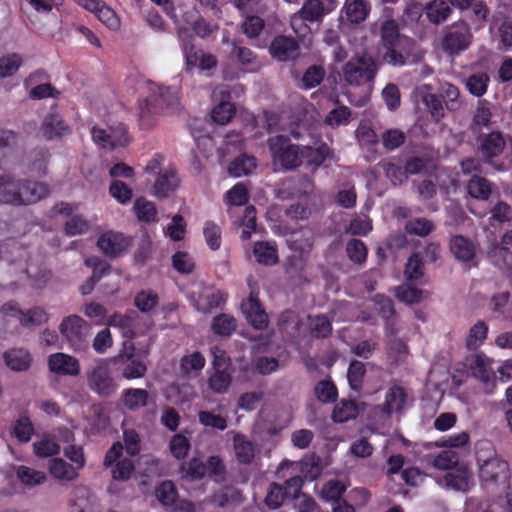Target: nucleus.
Returning <instances> with one entry per match:
<instances>
[{
  "label": "nucleus",
  "instance_id": "obj_1",
  "mask_svg": "<svg viewBox=\"0 0 512 512\" xmlns=\"http://www.w3.org/2000/svg\"><path fill=\"white\" fill-rule=\"evenodd\" d=\"M476 154L480 160L498 172L512 169V138L500 131L479 133Z\"/></svg>",
  "mask_w": 512,
  "mask_h": 512
},
{
  "label": "nucleus",
  "instance_id": "obj_2",
  "mask_svg": "<svg viewBox=\"0 0 512 512\" xmlns=\"http://www.w3.org/2000/svg\"><path fill=\"white\" fill-rule=\"evenodd\" d=\"M151 93L139 102V127L143 130L153 128L158 117L168 110H174L179 104L177 92L171 87L150 86Z\"/></svg>",
  "mask_w": 512,
  "mask_h": 512
},
{
  "label": "nucleus",
  "instance_id": "obj_3",
  "mask_svg": "<svg viewBox=\"0 0 512 512\" xmlns=\"http://www.w3.org/2000/svg\"><path fill=\"white\" fill-rule=\"evenodd\" d=\"M267 146L273 162L284 170H293L302 165V146L293 144L289 136L270 137Z\"/></svg>",
  "mask_w": 512,
  "mask_h": 512
},
{
  "label": "nucleus",
  "instance_id": "obj_4",
  "mask_svg": "<svg viewBox=\"0 0 512 512\" xmlns=\"http://www.w3.org/2000/svg\"><path fill=\"white\" fill-rule=\"evenodd\" d=\"M489 447L490 455L484 457L482 449L476 452V459L479 465V477L484 483H506L509 479V465L505 460L497 457L490 443H486Z\"/></svg>",
  "mask_w": 512,
  "mask_h": 512
},
{
  "label": "nucleus",
  "instance_id": "obj_5",
  "mask_svg": "<svg viewBox=\"0 0 512 512\" xmlns=\"http://www.w3.org/2000/svg\"><path fill=\"white\" fill-rule=\"evenodd\" d=\"M378 68L377 61L372 56H355L344 65L343 77L349 85L360 86L372 81Z\"/></svg>",
  "mask_w": 512,
  "mask_h": 512
},
{
  "label": "nucleus",
  "instance_id": "obj_6",
  "mask_svg": "<svg viewBox=\"0 0 512 512\" xmlns=\"http://www.w3.org/2000/svg\"><path fill=\"white\" fill-rule=\"evenodd\" d=\"M90 330V325L78 315L64 317L59 325L61 335L75 350H81L87 346Z\"/></svg>",
  "mask_w": 512,
  "mask_h": 512
},
{
  "label": "nucleus",
  "instance_id": "obj_7",
  "mask_svg": "<svg viewBox=\"0 0 512 512\" xmlns=\"http://www.w3.org/2000/svg\"><path fill=\"white\" fill-rule=\"evenodd\" d=\"M449 250L455 260L463 264L465 268L470 269L478 265L476 260L478 245L469 237L460 234L451 236Z\"/></svg>",
  "mask_w": 512,
  "mask_h": 512
},
{
  "label": "nucleus",
  "instance_id": "obj_8",
  "mask_svg": "<svg viewBox=\"0 0 512 512\" xmlns=\"http://www.w3.org/2000/svg\"><path fill=\"white\" fill-rule=\"evenodd\" d=\"M132 241L131 236L110 230L99 236L97 246L106 257L115 259L129 250Z\"/></svg>",
  "mask_w": 512,
  "mask_h": 512
},
{
  "label": "nucleus",
  "instance_id": "obj_9",
  "mask_svg": "<svg viewBox=\"0 0 512 512\" xmlns=\"http://www.w3.org/2000/svg\"><path fill=\"white\" fill-rule=\"evenodd\" d=\"M87 382L89 388L100 397H110L117 390L108 364L100 362L88 374Z\"/></svg>",
  "mask_w": 512,
  "mask_h": 512
},
{
  "label": "nucleus",
  "instance_id": "obj_10",
  "mask_svg": "<svg viewBox=\"0 0 512 512\" xmlns=\"http://www.w3.org/2000/svg\"><path fill=\"white\" fill-rule=\"evenodd\" d=\"M135 352L136 348L132 343L125 344L115 358V361L121 365L122 376L127 380L142 378L147 372L145 362L137 358Z\"/></svg>",
  "mask_w": 512,
  "mask_h": 512
},
{
  "label": "nucleus",
  "instance_id": "obj_11",
  "mask_svg": "<svg viewBox=\"0 0 512 512\" xmlns=\"http://www.w3.org/2000/svg\"><path fill=\"white\" fill-rule=\"evenodd\" d=\"M182 52L185 60L184 70L187 73H193L195 69H198L200 72H208L217 66L216 56L204 52L202 49L197 48L196 45L183 49Z\"/></svg>",
  "mask_w": 512,
  "mask_h": 512
},
{
  "label": "nucleus",
  "instance_id": "obj_12",
  "mask_svg": "<svg viewBox=\"0 0 512 512\" xmlns=\"http://www.w3.org/2000/svg\"><path fill=\"white\" fill-rule=\"evenodd\" d=\"M93 141L102 148L115 149L129 144V134L124 124H119L112 133H107L104 129L93 127L91 130Z\"/></svg>",
  "mask_w": 512,
  "mask_h": 512
},
{
  "label": "nucleus",
  "instance_id": "obj_13",
  "mask_svg": "<svg viewBox=\"0 0 512 512\" xmlns=\"http://www.w3.org/2000/svg\"><path fill=\"white\" fill-rule=\"evenodd\" d=\"M241 310L246 320L258 330H263L268 326V315L259 301L258 294L251 292L247 299L241 303Z\"/></svg>",
  "mask_w": 512,
  "mask_h": 512
},
{
  "label": "nucleus",
  "instance_id": "obj_14",
  "mask_svg": "<svg viewBox=\"0 0 512 512\" xmlns=\"http://www.w3.org/2000/svg\"><path fill=\"white\" fill-rule=\"evenodd\" d=\"M269 52L278 61H293L300 54V46L292 36L277 35L270 44Z\"/></svg>",
  "mask_w": 512,
  "mask_h": 512
},
{
  "label": "nucleus",
  "instance_id": "obj_15",
  "mask_svg": "<svg viewBox=\"0 0 512 512\" xmlns=\"http://www.w3.org/2000/svg\"><path fill=\"white\" fill-rule=\"evenodd\" d=\"M79 6L95 14L99 21L111 30L120 27V20L113 9L102 0H74Z\"/></svg>",
  "mask_w": 512,
  "mask_h": 512
},
{
  "label": "nucleus",
  "instance_id": "obj_16",
  "mask_svg": "<svg viewBox=\"0 0 512 512\" xmlns=\"http://www.w3.org/2000/svg\"><path fill=\"white\" fill-rule=\"evenodd\" d=\"M48 367L51 372L61 376H77L80 373L79 361L75 357L61 352L48 357Z\"/></svg>",
  "mask_w": 512,
  "mask_h": 512
},
{
  "label": "nucleus",
  "instance_id": "obj_17",
  "mask_svg": "<svg viewBox=\"0 0 512 512\" xmlns=\"http://www.w3.org/2000/svg\"><path fill=\"white\" fill-rule=\"evenodd\" d=\"M491 364L492 360L483 353L471 355L465 359V366L471 371L472 375L485 383L489 382L495 375Z\"/></svg>",
  "mask_w": 512,
  "mask_h": 512
},
{
  "label": "nucleus",
  "instance_id": "obj_18",
  "mask_svg": "<svg viewBox=\"0 0 512 512\" xmlns=\"http://www.w3.org/2000/svg\"><path fill=\"white\" fill-rule=\"evenodd\" d=\"M446 486L461 492H468L473 486V473L466 464H460L444 477Z\"/></svg>",
  "mask_w": 512,
  "mask_h": 512
},
{
  "label": "nucleus",
  "instance_id": "obj_19",
  "mask_svg": "<svg viewBox=\"0 0 512 512\" xmlns=\"http://www.w3.org/2000/svg\"><path fill=\"white\" fill-rule=\"evenodd\" d=\"M470 33L467 27H453L443 39V48L450 54H457L468 48Z\"/></svg>",
  "mask_w": 512,
  "mask_h": 512
},
{
  "label": "nucleus",
  "instance_id": "obj_20",
  "mask_svg": "<svg viewBox=\"0 0 512 512\" xmlns=\"http://www.w3.org/2000/svg\"><path fill=\"white\" fill-rule=\"evenodd\" d=\"M41 131L47 140L61 138L71 132L69 125L56 112H51L45 116L41 125Z\"/></svg>",
  "mask_w": 512,
  "mask_h": 512
},
{
  "label": "nucleus",
  "instance_id": "obj_21",
  "mask_svg": "<svg viewBox=\"0 0 512 512\" xmlns=\"http://www.w3.org/2000/svg\"><path fill=\"white\" fill-rule=\"evenodd\" d=\"M50 193V188L46 183L24 180L21 182V205H30L37 203Z\"/></svg>",
  "mask_w": 512,
  "mask_h": 512
},
{
  "label": "nucleus",
  "instance_id": "obj_22",
  "mask_svg": "<svg viewBox=\"0 0 512 512\" xmlns=\"http://www.w3.org/2000/svg\"><path fill=\"white\" fill-rule=\"evenodd\" d=\"M180 183L175 170L167 169L159 173L154 183V195L157 198H166L176 191Z\"/></svg>",
  "mask_w": 512,
  "mask_h": 512
},
{
  "label": "nucleus",
  "instance_id": "obj_23",
  "mask_svg": "<svg viewBox=\"0 0 512 512\" xmlns=\"http://www.w3.org/2000/svg\"><path fill=\"white\" fill-rule=\"evenodd\" d=\"M22 179H14L10 176L0 177V201L20 206Z\"/></svg>",
  "mask_w": 512,
  "mask_h": 512
},
{
  "label": "nucleus",
  "instance_id": "obj_24",
  "mask_svg": "<svg viewBox=\"0 0 512 512\" xmlns=\"http://www.w3.org/2000/svg\"><path fill=\"white\" fill-rule=\"evenodd\" d=\"M48 470L51 476L62 481H73L78 478L80 472L72 464L60 457H54L49 460Z\"/></svg>",
  "mask_w": 512,
  "mask_h": 512
},
{
  "label": "nucleus",
  "instance_id": "obj_25",
  "mask_svg": "<svg viewBox=\"0 0 512 512\" xmlns=\"http://www.w3.org/2000/svg\"><path fill=\"white\" fill-rule=\"evenodd\" d=\"M86 265L93 267L92 275L79 287L82 295H88L93 290L95 285L100 281L104 274L109 271L110 266L98 258H90L86 260Z\"/></svg>",
  "mask_w": 512,
  "mask_h": 512
},
{
  "label": "nucleus",
  "instance_id": "obj_26",
  "mask_svg": "<svg viewBox=\"0 0 512 512\" xmlns=\"http://www.w3.org/2000/svg\"><path fill=\"white\" fill-rule=\"evenodd\" d=\"M371 10L367 0H346L344 11L346 18L353 24H360L366 20Z\"/></svg>",
  "mask_w": 512,
  "mask_h": 512
},
{
  "label": "nucleus",
  "instance_id": "obj_27",
  "mask_svg": "<svg viewBox=\"0 0 512 512\" xmlns=\"http://www.w3.org/2000/svg\"><path fill=\"white\" fill-rule=\"evenodd\" d=\"M4 361L13 371H26L31 365L30 353L22 348H12L4 352Z\"/></svg>",
  "mask_w": 512,
  "mask_h": 512
},
{
  "label": "nucleus",
  "instance_id": "obj_28",
  "mask_svg": "<svg viewBox=\"0 0 512 512\" xmlns=\"http://www.w3.org/2000/svg\"><path fill=\"white\" fill-rule=\"evenodd\" d=\"M407 394L403 387L394 385L389 388L382 405V411L391 415L393 412H401L406 403Z\"/></svg>",
  "mask_w": 512,
  "mask_h": 512
},
{
  "label": "nucleus",
  "instance_id": "obj_29",
  "mask_svg": "<svg viewBox=\"0 0 512 512\" xmlns=\"http://www.w3.org/2000/svg\"><path fill=\"white\" fill-rule=\"evenodd\" d=\"M148 400L149 393L142 388H127L121 395L123 405L130 411H137L147 406Z\"/></svg>",
  "mask_w": 512,
  "mask_h": 512
},
{
  "label": "nucleus",
  "instance_id": "obj_30",
  "mask_svg": "<svg viewBox=\"0 0 512 512\" xmlns=\"http://www.w3.org/2000/svg\"><path fill=\"white\" fill-rule=\"evenodd\" d=\"M253 254L259 264L272 266L278 262V251L275 243L257 241L253 247Z\"/></svg>",
  "mask_w": 512,
  "mask_h": 512
},
{
  "label": "nucleus",
  "instance_id": "obj_31",
  "mask_svg": "<svg viewBox=\"0 0 512 512\" xmlns=\"http://www.w3.org/2000/svg\"><path fill=\"white\" fill-rule=\"evenodd\" d=\"M468 194L478 200H488L492 193V183L481 175H472L467 182Z\"/></svg>",
  "mask_w": 512,
  "mask_h": 512
},
{
  "label": "nucleus",
  "instance_id": "obj_32",
  "mask_svg": "<svg viewBox=\"0 0 512 512\" xmlns=\"http://www.w3.org/2000/svg\"><path fill=\"white\" fill-rule=\"evenodd\" d=\"M236 459L241 464H250L255 457L253 442L242 434H236L233 438Z\"/></svg>",
  "mask_w": 512,
  "mask_h": 512
},
{
  "label": "nucleus",
  "instance_id": "obj_33",
  "mask_svg": "<svg viewBox=\"0 0 512 512\" xmlns=\"http://www.w3.org/2000/svg\"><path fill=\"white\" fill-rule=\"evenodd\" d=\"M232 45L233 48L230 56L237 59L238 63L242 66L243 71L254 72L259 68L257 57L251 49L238 46L236 42H233Z\"/></svg>",
  "mask_w": 512,
  "mask_h": 512
},
{
  "label": "nucleus",
  "instance_id": "obj_34",
  "mask_svg": "<svg viewBox=\"0 0 512 512\" xmlns=\"http://www.w3.org/2000/svg\"><path fill=\"white\" fill-rule=\"evenodd\" d=\"M256 167L257 160L254 156L241 154L229 164L228 172L234 177H242L251 174Z\"/></svg>",
  "mask_w": 512,
  "mask_h": 512
},
{
  "label": "nucleus",
  "instance_id": "obj_35",
  "mask_svg": "<svg viewBox=\"0 0 512 512\" xmlns=\"http://www.w3.org/2000/svg\"><path fill=\"white\" fill-rule=\"evenodd\" d=\"M133 210L140 222L153 223L157 221L158 211L155 204L144 197L136 198Z\"/></svg>",
  "mask_w": 512,
  "mask_h": 512
},
{
  "label": "nucleus",
  "instance_id": "obj_36",
  "mask_svg": "<svg viewBox=\"0 0 512 512\" xmlns=\"http://www.w3.org/2000/svg\"><path fill=\"white\" fill-rule=\"evenodd\" d=\"M237 328L236 319L229 314H219L212 319L211 330L215 335L229 337Z\"/></svg>",
  "mask_w": 512,
  "mask_h": 512
},
{
  "label": "nucleus",
  "instance_id": "obj_37",
  "mask_svg": "<svg viewBox=\"0 0 512 512\" xmlns=\"http://www.w3.org/2000/svg\"><path fill=\"white\" fill-rule=\"evenodd\" d=\"M50 156L51 154L47 148L33 149L28 155L29 170L40 176L45 175Z\"/></svg>",
  "mask_w": 512,
  "mask_h": 512
},
{
  "label": "nucleus",
  "instance_id": "obj_38",
  "mask_svg": "<svg viewBox=\"0 0 512 512\" xmlns=\"http://www.w3.org/2000/svg\"><path fill=\"white\" fill-rule=\"evenodd\" d=\"M309 22H320L329 12L326 10L322 0H306L299 11H297Z\"/></svg>",
  "mask_w": 512,
  "mask_h": 512
},
{
  "label": "nucleus",
  "instance_id": "obj_39",
  "mask_svg": "<svg viewBox=\"0 0 512 512\" xmlns=\"http://www.w3.org/2000/svg\"><path fill=\"white\" fill-rule=\"evenodd\" d=\"M285 189L289 191L291 197L301 198L312 193L314 184L308 176L304 175L296 179L288 180L285 183Z\"/></svg>",
  "mask_w": 512,
  "mask_h": 512
},
{
  "label": "nucleus",
  "instance_id": "obj_40",
  "mask_svg": "<svg viewBox=\"0 0 512 512\" xmlns=\"http://www.w3.org/2000/svg\"><path fill=\"white\" fill-rule=\"evenodd\" d=\"M329 154L326 144L318 147L302 146V162L305 160L308 166L319 167L323 164Z\"/></svg>",
  "mask_w": 512,
  "mask_h": 512
},
{
  "label": "nucleus",
  "instance_id": "obj_41",
  "mask_svg": "<svg viewBox=\"0 0 512 512\" xmlns=\"http://www.w3.org/2000/svg\"><path fill=\"white\" fill-rule=\"evenodd\" d=\"M451 13L447 2L434 0L425 7V14L431 23L439 24L444 22Z\"/></svg>",
  "mask_w": 512,
  "mask_h": 512
},
{
  "label": "nucleus",
  "instance_id": "obj_42",
  "mask_svg": "<svg viewBox=\"0 0 512 512\" xmlns=\"http://www.w3.org/2000/svg\"><path fill=\"white\" fill-rule=\"evenodd\" d=\"M489 83L490 77L486 72H477L466 79L465 85L470 94L482 97L487 92Z\"/></svg>",
  "mask_w": 512,
  "mask_h": 512
},
{
  "label": "nucleus",
  "instance_id": "obj_43",
  "mask_svg": "<svg viewBox=\"0 0 512 512\" xmlns=\"http://www.w3.org/2000/svg\"><path fill=\"white\" fill-rule=\"evenodd\" d=\"M400 38L399 26L396 20L388 19L380 27V40L383 47L397 46Z\"/></svg>",
  "mask_w": 512,
  "mask_h": 512
},
{
  "label": "nucleus",
  "instance_id": "obj_44",
  "mask_svg": "<svg viewBox=\"0 0 512 512\" xmlns=\"http://www.w3.org/2000/svg\"><path fill=\"white\" fill-rule=\"evenodd\" d=\"M346 489L347 487L342 481L338 479H331L323 484L320 497L324 501L334 503L343 499L342 496Z\"/></svg>",
  "mask_w": 512,
  "mask_h": 512
},
{
  "label": "nucleus",
  "instance_id": "obj_45",
  "mask_svg": "<svg viewBox=\"0 0 512 512\" xmlns=\"http://www.w3.org/2000/svg\"><path fill=\"white\" fill-rule=\"evenodd\" d=\"M425 291L413 287L407 283L401 284L395 289L396 298L405 304H418L424 298Z\"/></svg>",
  "mask_w": 512,
  "mask_h": 512
},
{
  "label": "nucleus",
  "instance_id": "obj_46",
  "mask_svg": "<svg viewBox=\"0 0 512 512\" xmlns=\"http://www.w3.org/2000/svg\"><path fill=\"white\" fill-rule=\"evenodd\" d=\"M155 496L163 506H172L176 503L178 491L171 480H164L155 488Z\"/></svg>",
  "mask_w": 512,
  "mask_h": 512
},
{
  "label": "nucleus",
  "instance_id": "obj_47",
  "mask_svg": "<svg viewBox=\"0 0 512 512\" xmlns=\"http://www.w3.org/2000/svg\"><path fill=\"white\" fill-rule=\"evenodd\" d=\"M232 382L229 370H215L208 379L209 388L217 394H224L228 391Z\"/></svg>",
  "mask_w": 512,
  "mask_h": 512
},
{
  "label": "nucleus",
  "instance_id": "obj_48",
  "mask_svg": "<svg viewBox=\"0 0 512 512\" xmlns=\"http://www.w3.org/2000/svg\"><path fill=\"white\" fill-rule=\"evenodd\" d=\"M488 334V325L484 321H478L470 330L466 339V346L469 350H476L485 341Z\"/></svg>",
  "mask_w": 512,
  "mask_h": 512
},
{
  "label": "nucleus",
  "instance_id": "obj_49",
  "mask_svg": "<svg viewBox=\"0 0 512 512\" xmlns=\"http://www.w3.org/2000/svg\"><path fill=\"white\" fill-rule=\"evenodd\" d=\"M11 434L22 443L31 440L34 434V426L28 416H20L14 423Z\"/></svg>",
  "mask_w": 512,
  "mask_h": 512
},
{
  "label": "nucleus",
  "instance_id": "obj_50",
  "mask_svg": "<svg viewBox=\"0 0 512 512\" xmlns=\"http://www.w3.org/2000/svg\"><path fill=\"white\" fill-rule=\"evenodd\" d=\"M158 304V294L152 290H141L134 297V305L142 313L151 312Z\"/></svg>",
  "mask_w": 512,
  "mask_h": 512
},
{
  "label": "nucleus",
  "instance_id": "obj_51",
  "mask_svg": "<svg viewBox=\"0 0 512 512\" xmlns=\"http://www.w3.org/2000/svg\"><path fill=\"white\" fill-rule=\"evenodd\" d=\"M435 229L434 223L427 218H413L405 224V231L410 235L426 237Z\"/></svg>",
  "mask_w": 512,
  "mask_h": 512
},
{
  "label": "nucleus",
  "instance_id": "obj_52",
  "mask_svg": "<svg viewBox=\"0 0 512 512\" xmlns=\"http://www.w3.org/2000/svg\"><path fill=\"white\" fill-rule=\"evenodd\" d=\"M358 415V408L354 401L342 400L335 406L332 412V419L337 423H344L350 419L356 418Z\"/></svg>",
  "mask_w": 512,
  "mask_h": 512
},
{
  "label": "nucleus",
  "instance_id": "obj_53",
  "mask_svg": "<svg viewBox=\"0 0 512 512\" xmlns=\"http://www.w3.org/2000/svg\"><path fill=\"white\" fill-rule=\"evenodd\" d=\"M366 374V366L359 360H352L347 371V379L351 389L359 391L362 388Z\"/></svg>",
  "mask_w": 512,
  "mask_h": 512
},
{
  "label": "nucleus",
  "instance_id": "obj_54",
  "mask_svg": "<svg viewBox=\"0 0 512 512\" xmlns=\"http://www.w3.org/2000/svg\"><path fill=\"white\" fill-rule=\"evenodd\" d=\"M249 201V191L247 186L239 182L230 188L225 194V202L230 206H242Z\"/></svg>",
  "mask_w": 512,
  "mask_h": 512
},
{
  "label": "nucleus",
  "instance_id": "obj_55",
  "mask_svg": "<svg viewBox=\"0 0 512 512\" xmlns=\"http://www.w3.org/2000/svg\"><path fill=\"white\" fill-rule=\"evenodd\" d=\"M19 135L11 130L0 131V160L11 156L17 149Z\"/></svg>",
  "mask_w": 512,
  "mask_h": 512
},
{
  "label": "nucleus",
  "instance_id": "obj_56",
  "mask_svg": "<svg viewBox=\"0 0 512 512\" xmlns=\"http://www.w3.org/2000/svg\"><path fill=\"white\" fill-rule=\"evenodd\" d=\"M332 333V324L325 315L310 318V334L313 338H327Z\"/></svg>",
  "mask_w": 512,
  "mask_h": 512
},
{
  "label": "nucleus",
  "instance_id": "obj_57",
  "mask_svg": "<svg viewBox=\"0 0 512 512\" xmlns=\"http://www.w3.org/2000/svg\"><path fill=\"white\" fill-rule=\"evenodd\" d=\"M23 59L17 53L0 57V79L13 76L21 67Z\"/></svg>",
  "mask_w": 512,
  "mask_h": 512
},
{
  "label": "nucleus",
  "instance_id": "obj_58",
  "mask_svg": "<svg viewBox=\"0 0 512 512\" xmlns=\"http://www.w3.org/2000/svg\"><path fill=\"white\" fill-rule=\"evenodd\" d=\"M424 264L418 253H413L405 266L404 275L407 281H418L423 277Z\"/></svg>",
  "mask_w": 512,
  "mask_h": 512
},
{
  "label": "nucleus",
  "instance_id": "obj_59",
  "mask_svg": "<svg viewBox=\"0 0 512 512\" xmlns=\"http://www.w3.org/2000/svg\"><path fill=\"white\" fill-rule=\"evenodd\" d=\"M432 464L439 470H454L460 465L459 455L452 450H442L434 457Z\"/></svg>",
  "mask_w": 512,
  "mask_h": 512
},
{
  "label": "nucleus",
  "instance_id": "obj_60",
  "mask_svg": "<svg viewBox=\"0 0 512 512\" xmlns=\"http://www.w3.org/2000/svg\"><path fill=\"white\" fill-rule=\"evenodd\" d=\"M183 476L190 480H200L206 475V465L198 458H192L181 465Z\"/></svg>",
  "mask_w": 512,
  "mask_h": 512
},
{
  "label": "nucleus",
  "instance_id": "obj_61",
  "mask_svg": "<svg viewBox=\"0 0 512 512\" xmlns=\"http://www.w3.org/2000/svg\"><path fill=\"white\" fill-rule=\"evenodd\" d=\"M286 498H287V496L285 494V489L283 488V486L276 482H272L269 485L267 495L265 497L264 502H265V505L270 510H275V509H278L279 507H281V505L283 504V502Z\"/></svg>",
  "mask_w": 512,
  "mask_h": 512
},
{
  "label": "nucleus",
  "instance_id": "obj_62",
  "mask_svg": "<svg viewBox=\"0 0 512 512\" xmlns=\"http://www.w3.org/2000/svg\"><path fill=\"white\" fill-rule=\"evenodd\" d=\"M236 113L235 105L229 101H222L212 110V119L214 122L225 125L231 121Z\"/></svg>",
  "mask_w": 512,
  "mask_h": 512
},
{
  "label": "nucleus",
  "instance_id": "obj_63",
  "mask_svg": "<svg viewBox=\"0 0 512 512\" xmlns=\"http://www.w3.org/2000/svg\"><path fill=\"white\" fill-rule=\"evenodd\" d=\"M348 258L355 264H362L367 259V247L362 240L351 239L346 244Z\"/></svg>",
  "mask_w": 512,
  "mask_h": 512
},
{
  "label": "nucleus",
  "instance_id": "obj_64",
  "mask_svg": "<svg viewBox=\"0 0 512 512\" xmlns=\"http://www.w3.org/2000/svg\"><path fill=\"white\" fill-rule=\"evenodd\" d=\"M17 477L24 484L34 486L45 482L46 474L33 468L21 465L17 468Z\"/></svg>",
  "mask_w": 512,
  "mask_h": 512
}]
</instances>
